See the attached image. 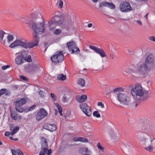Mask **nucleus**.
I'll return each mask as SVG.
<instances>
[{
    "label": "nucleus",
    "mask_w": 155,
    "mask_h": 155,
    "mask_svg": "<svg viewBox=\"0 0 155 155\" xmlns=\"http://www.w3.org/2000/svg\"><path fill=\"white\" fill-rule=\"evenodd\" d=\"M155 65L153 56L149 54L146 58L143 64L138 68L137 72L140 77L145 78L146 73L149 71Z\"/></svg>",
    "instance_id": "f257e3e1"
},
{
    "label": "nucleus",
    "mask_w": 155,
    "mask_h": 155,
    "mask_svg": "<svg viewBox=\"0 0 155 155\" xmlns=\"http://www.w3.org/2000/svg\"><path fill=\"white\" fill-rule=\"evenodd\" d=\"M59 16L56 15L52 17L51 21L48 22V25H50L51 24H54V23H56L62 28L68 31L73 28L74 23L71 20L65 19L55 22L56 18H59Z\"/></svg>",
    "instance_id": "f03ea898"
},
{
    "label": "nucleus",
    "mask_w": 155,
    "mask_h": 155,
    "mask_svg": "<svg viewBox=\"0 0 155 155\" xmlns=\"http://www.w3.org/2000/svg\"><path fill=\"white\" fill-rule=\"evenodd\" d=\"M7 34V33L3 31L0 30V42L4 46L8 47L10 42L13 41L14 36L11 35L6 36Z\"/></svg>",
    "instance_id": "7ed1b4c3"
},
{
    "label": "nucleus",
    "mask_w": 155,
    "mask_h": 155,
    "mask_svg": "<svg viewBox=\"0 0 155 155\" xmlns=\"http://www.w3.org/2000/svg\"><path fill=\"white\" fill-rule=\"evenodd\" d=\"M32 28L34 31L33 35L38 34H42L45 32V24L43 22L34 23L32 25Z\"/></svg>",
    "instance_id": "20e7f679"
},
{
    "label": "nucleus",
    "mask_w": 155,
    "mask_h": 155,
    "mask_svg": "<svg viewBox=\"0 0 155 155\" xmlns=\"http://www.w3.org/2000/svg\"><path fill=\"white\" fill-rule=\"evenodd\" d=\"M10 48H13L17 47H21L27 49L28 47L27 40L24 38H20L16 39L8 46Z\"/></svg>",
    "instance_id": "39448f33"
},
{
    "label": "nucleus",
    "mask_w": 155,
    "mask_h": 155,
    "mask_svg": "<svg viewBox=\"0 0 155 155\" xmlns=\"http://www.w3.org/2000/svg\"><path fill=\"white\" fill-rule=\"evenodd\" d=\"M130 93L134 97H140L143 95V88L141 85L138 83L135 84V87L131 90Z\"/></svg>",
    "instance_id": "423d86ee"
},
{
    "label": "nucleus",
    "mask_w": 155,
    "mask_h": 155,
    "mask_svg": "<svg viewBox=\"0 0 155 155\" xmlns=\"http://www.w3.org/2000/svg\"><path fill=\"white\" fill-rule=\"evenodd\" d=\"M51 61L55 64L61 62L64 59V56L62 51H58L55 52L51 57Z\"/></svg>",
    "instance_id": "0eeeda50"
},
{
    "label": "nucleus",
    "mask_w": 155,
    "mask_h": 155,
    "mask_svg": "<svg viewBox=\"0 0 155 155\" xmlns=\"http://www.w3.org/2000/svg\"><path fill=\"white\" fill-rule=\"evenodd\" d=\"M69 51L71 54L74 53L78 54L80 52V50L77 47L75 42L73 41H71L68 42L66 44Z\"/></svg>",
    "instance_id": "6e6552de"
},
{
    "label": "nucleus",
    "mask_w": 155,
    "mask_h": 155,
    "mask_svg": "<svg viewBox=\"0 0 155 155\" xmlns=\"http://www.w3.org/2000/svg\"><path fill=\"white\" fill-rule=\"evenodd\" d=\"M120 10L123 12H127L132 10V8L129 3L127 1L121 2L119 5Z\"/></svg>",
    "instance_id": "1a4fd4ad"
},
{
    "label": "nucleus",
    "mask_w": 155,
    "mask_h": 155,
    "mask_svg": "<svg viewBox=\"0 0 155 155\" xmlns=\"http://www.w3.org/2000/svg\"><path fill=\"white\" fill-rule=\"evenodd\" d=\"M80 107L83 112L87 116L89 117L92 114L91 107L86 103H83L80 105Z\"/></svg>",
    "instance_id": "9d476101"
},
{
    "label": "nucleus",
    "mask_w": 155,
    "mask_h": 155,
    "mask_svg": "<svg viewBox=\"0 0 155 155\" xmlns=\"http://www.w3.org/2000/svg\"><path fill=\"white\" fill-rule=\"evenodd\" d=\"M124 89L121 87H119L114 89L112 91H111L110 92H114L116 93L119 92L117 94V97H126L127 96V94H128L127 92L126 93H122L121 92H124Z\"/></svg>",
    "instance_id": "9b49d317"
},
{
    "label": "nucleus",
    "mask_w": 155,
    "mask_h": 155,
    "mask_svg": "<svg viewBox=\"0 0 155 155\" xmlns=\"http://www.w3.org/2000/svg\"><path fill=\"white\" fill-rule=\"evenodd\" d=\"M89 48L93 50L94 52L98 54L102 58L106 57V55L104 51L101 48H97L94 46L90 45Z\"/></svg>",
    "instance_id": "f8f14e48"
},
{
    "label": "nucleus",
    "mask_w": 155,
    "mask_h": 155,
    "mask_svg": "<svg viewBox=\"0 0 155 155\" xmlns=\"http://www.w3.org/2000/svg\"><path fill=\"white\" fill-rule=\"evenodd\" d=\"M33 39L34 42H29L27 40V43L28 46L27 48H33L38 45L39 41V37L36 35H33Z\"/></svg>",
    "instance_id": "ddd939ff"
},
{
    "label": "nucleus",
    "mask_w": 155,
    "mask_h": 155,
    "mask_svg": "<svg viewBox=\"0 0 155 155\" xmlns=\"http://www.w3.org/2000/svg\"><path fill=\"white\" fill-rule=\"evenodd\" d=\"M134 100L132 103L133 106L137 107L140 103L145 101L148 100V97H134Z\"/></svg>",
    "instance_id": "4468645a"
},
{
    "label": "nucleus",
    "mask_w": 155,
    "mask_h": 155,
    "mask_svg": "<svg viewBox=\"0 0 155 155\" xmlns=\"http://www.w3.org/2000/svg\"><path fill=\"white\" fill-rule=\"evenodd\" d=\"M43 128L51 132H53L56 130L57 127L54 124H51L49 123L45 124L43 127Z\"/></svg>",
    "instance_id": "2eb2a0df"
},
{
    "label": "nucleus",
    "mask_w": 155,
    "mask_h": 155,
    "mask_svg": "<svg viewBox=\"0 0 155 155\" xmlns=\"http://www.w3.org/2000/svg\"><path fill=\"white\" fill-rule=\"evenodd\" d=\"M41 140H42V143H41V149L45 153L48 150V143L46 139L43 137H41Z\"/></svg>",
    "instance_id": "dca6fc26"
},
{
    "label": "nucleus",
    "mask_w": 155,
    "mask_h": 155,
    "mask_svg": "<svg viewBox=\"0 0 155 155\" xmlns=\"http://www.w3.org/2000/svg\"><path fill=\"white\" fill-rule=\"evenodd\" d=\"M117 98L121 104H128L130 101V97H117Z\"/></svg>",
    "instance_id": "f3484780"
},
{
    "label": "nucleus",
    "mask_w": 155,
    "mask_h": 155,
    "mask_svg": "<svg viewBox=\"0 0 155 155\" xmlns=\"http://www.w3.org/2000/svg\"><path fill=\"white\" fill-rule=\"evenodd\" d=\"M26 102L25 97H22L20 100H18L14 102L13 104H16L17 106H22Z\"/></svg>",
    "instance_id": "a211bd4d"
},
{
    "label": "nucleus",
    "mask_w": 155,
    "mask_h": 155,
    "mask_svg": "<svg viewBox=\"0 0 155 155\" xmlns=\"http://www.w3.org/2000/svg\"><path fill=\"white\" fill-rule=\"evenodd\" d=\"M74 141H79L82 142L87 143L88 142L87 139L81 137H74L73 138Z\"/></svg>",
    "instance_id": "6ab92c4d"
},
{
    "label": "nucleus",
    "mask_w": 155,
    "mask_h": 155,
    "mask_svg": "<svg viewBox=\"0 0 155 155\" xmlns=\"http://www.w3.org/2000/svg\"><path fill=\"white\" fill-rule=\"evenodd\" d=\"M40 67L38 64H33L30 66L29 71L30 72H34L38 70Z\"/></svg>",
    "instance_id": "aec40b11"
},
{
    "label": "nucleus",
    "mask_w": 155,
    "mask_h": 155,
    "mask_svg": "<svg viewBox=\"0 0 155 155\" xmlns=\"http://www.w3.org/2000/svg\"><path fill=\"white\" fill-rule=\"evenodd\" d=\"M82 151V155H91V152L87 148H83L80 150V152Z\"/></svg>",
    "instance_id": "412c9836"
},
{
    "label": "nucleus",
    "mask_w": 155,
    "mask_h": 155,
    "mask_svg": "<svg viewBox=\"0 0 155 155\" xmlns=\"http://www.w3.org/2000/svg\"><path fill=\"white\" fill-rule=\"evenodd\" d=\"M39 114H41L45 118L48 115V113L44 108H41L38 111Z\"/></svg>",
    "instance_id": "4be33fe9"
},
{
    "label": "nucleus",
    "mask_w": 155,
    "mask_h": 155,
    "mask_svg": "<svg viewBox=\"0 0 155 155\" xmlns=\"http://www.w3.org/2000/svg\"><path fill=\"white\" fill-rule=\"evenodd\" d=\"M139 129L138 131H142L143 132H145L147 130V128L146 126L144 124H142L140 125L139 127Z\"/></svg>",
    "instance_id": "5701e85b"
},
{
    "label": "nucleus",
    "mask_w": 155,
    "mask_h": 155,
    "mask_svg": "<svg viewBox=\"0 0 155 155\" xmlns=\"http://www.w3.org/2000/svg\"><path fill=\"white\" fill-rule=\"evenodd\" d=\"M24 59L21 56H18L15 59V63L18 64H20L23 63Z\"/></svg>",
    "instance_id": "b1692460"
},
{
    "label": "nucleus",
    "mask_w": 155,
    "mask_h": 155,
    "mask_svg": "<svg viewBox=\"0 0 155 155\" xmlns=\"http://www.w3.org/2000/svg\"><path fill=\"white\" fill-rule=\"evenodd\" d=\"M104 5H106V7H108L109 8L114 9L115 8V5L112 3H110L106 1H105V2L104 4Z\"/></svg>",
    "instance_id": "393cba45"
},
{
    "label": "nucleus",
    "mask_w": 155,
    "mask_h": 155,
    "mask_svg": "<svg viewBox=\"0 0 155 155\" xmlns=\"http://www.w3.org/2000/svg\"><path fill=\"white\" fill-rule=\"evenodd\" d=\"M78 84L81 86V87H83L84 86L85 81L84 79L82 78H79L78 80Z\"/></svg>",
    "instance_id": "a878e982"
},
{
    "label": "nucleus",
    "mask_w": 155,
    "mask_h": 155,
    "mask_svg": "<svg viewBox=\"0 0 155 155\" xmlns=\"http://www.w3.org/2000/svg\"><path fill=\"white\" fill-rule=\"evenodd\" d=\"M13 104L15 106V110L18 112L20 113H22L24 111L23 108L21 107V106H17L16 104Z\"/></svg>",
    "instance_id": "bb28decb"
},
{
    "label": "nucleus",
    "mask_w": 155,
    "mask_h": 155,
    "mask_svg": "<svg viewBox=\"0 0 155 155\" xmlns=\"http://www.w3.org/2000/svg\"><path fill=\"white\" fill-rule=\"evenodd\" d=\"M87 97H76V100L79 103H83L86 101Z\"/></svg>",
    "instance_id": "cd10ccee"
},
{
    "label": "nucleus",
    "mask_w": 155,
    "mask_h": 155,
    "mask_svg": "<svg viewBox=\"0 0 155 155\" xmlns=\"http://www.w3.org/2000/svg\"><path fill=\"white\" fill-rule=\"evenodd\" d=\"M57 78L58 79L61 81H64L66 78V76L63 74H60L57 75Z\"/></svg>",
    "instance_id": "c85d7f7f"
},
{
    "label": "nucleus",
    "mask_w": 155,
    "mask_h": 155,
    "mask_svg": "<svg viewBox=\"0 0 155 155\" xmlns=\"http://www.w3.org/2000/svg\"><path fill=\"white\" fill-rule=\"evenodd\" d=\"M44 118L41 114H39L38 112H37L36 115V119L37 121H40Z\"/></svg>",
    "instance_id": "c756f323"
},
{
    "label": "nucleus",
    "mask_w": 155,
    "mask_h": 155,
    "mask_svg": "<svg viewBox=\"0 0 155 155\" xmlns=\"http://www.w3.org/2000/svg\"><path fill=\"white\" fill-rule=\"evenodd\" d=\"M44 118L41 114H39L38 112H37L36 115V119L37 121H40Z\"/></svg>",
    "instance_id": "7c9ffc66"
},
{
    "label": "nucleus",
    "mask_w": 155,
    "mask_h": 155,
    "mask_svg": "<svg viewBox=\"0 0 155 155\" xmlns=\"http://www.w3.org/2000/svg\"><path fill=\"white\" fill-rule=\"evenodd\" d=\"M19 127L18 126L15 127L13 128L12 132L10 133V134L12 135H13L16 134L19 130Z\"/></svg>",
    "instance_id": "2f4dec72"
},
{
    "label": "nucleus",
    "mask_w": 155,
    "mask_h": 155,
    "mask_svg": "<svg viewBox=\"0 0 155 155\" xmlns=\"http://www.w3.org/2000/svg\"><path fill=\"white\" fill-rule=\"evenodd\" d=\"M36 106V105H34L28 108L25 109L24 110V111L25 112H28L29 111H32L35 108Z\"/></svg>",
    "instance_id": "473e14b6"
},
{
    "label": "nucleus",
    "mask_w": 155,
    "mask_h": 155,
    "mask_svg": "<svg viewBox=\"0 0 155 155\" xmlns=\"http://www.w3.org/2000/svg\"><path fill=\"white\" fill-rule=\"evenodd\" d=\"M11 116L12 118L14 120H16L18 118V115L16 114L15 112L11 113Z\"/></svg>",
    "instance_id": "72a5a7b5"
},
{
    "label": "nucleus",
    "mask_w": 155,
    "mask_h": 155,
    "mask_svg": "<svg viewBox=\"0 0 155 155\" xmlns=\"http://www.w3.org/2000/svg\"><path fill=\"white\" fill-rule=\"evenodd\" d=\"M28 52L27 51H23L21 54V56L24 59L27 56Z\"/></svg>",
    "instance_id": "f704fd0d"
},
{
    "label": "nucleus",
    "mask_w": 155,
    "mask_h": 155,
    "mask_svg": "<svg viewBox=\"0 0 155 155\" xmlns=\"http://www.w3.org/2000/svg\"><path fill=\"white\" fill-rule=\"evenodd\" d=\"M61 32V31L60 29H57L54 31V34L56 35H60Z\"/></svg>",
    "instance_id": "c9c22d12"
},
{
    "label": "nucleus",
    "mask_w": 155,
    "mask_h": 155,
    "mask_svg": "<svg viewBox=\"0 0 155 155\" xmlns=\"http://www.w3.org/2000/svg\"><path fill=\"white\" fill-rule=\"evenodd\" d=\"M93 115L94 117H95L97 118L100 117L101 115L98 111H95L93 113Z\"/></svg>",
    "instance_id": "e433bc0d"
},
{
    "label": "nucleus",
    "mask_w": 155,
    "mask_h": 155,
    "mask_svg": "<svg viewBox=\"0 0 155 155\" xmlns=\"http://www.w3.org/2000/svg\"><path fill=\"white\" fill-rule=\"evenodd\" d=\"M25 60L27 62H31L32 61L31 56L30 55H28L24 58Z\"/></svg>",
    "instance_id": "4c0bfd02"
},
{
    "label": "nucleus",
    "mask_w": 155,
    "mask_h": 155,
    "mask_svg": "<svg viewBox=\"0 0 155 155\" xmlns=\"http://www.w3.org/2000/svg\"><path fill=\"white\" fill-rule=\"evenodd\" d=\"M145 149L150 152H151L153 151V148L152 147L151 145H150L147 147L145 148Z\"/></svg>",
    "instance_id": "58836bf2"
},
{
    "label": "nucleus",
    "mask_w": 155,
    "mask_h": 155,
    "mask_svg": "<svg viewBox=\"0 0 155 155\" xmlns=\"http://www.w3.org/2000/svg\"><path fill=\"white\" fill-rule=\"evenodd\" d=\"M7 91L6 89H2L0 90V96L5 93Z\"/></svg>",
    "instance_id": "ea45409f"
},
{
    "label": "nucleus",
    "mask_w": 155,
    "mask_h": 155,
    "mask_svg": "<svg viewBox=\"0 0 155 155\" xmlns=\"http://www.w3.org/2000/svg\"><path fill=\"white\" fill-rule=\"evenodd\" d=\"M63 2L62 0H59L58 7L60 8L63 7Z\"/></svg>",
    "instance_id": "a19ab883"
},
{
    "label": "nucleus",
    "mask_w": 155,
    "mask_h": 155,
    "mask_svg": "<svg viewBox=\"0 0 155 155\" xmlns=\"http://www.w3.org/2000/svg\"><path fill=\"white\" fill-rule=\"evenodd\" d=\"M141 121L143 123H148L150 122L149 120L147 119V118H143V119H141Z\"/></svg>",
    "instance_id": "79ce46f5"
},
{
    "label": "nucleus",
    "mask_w": 155,
    "mask_h": 155,
    "mask_svg": "<svg viewBox=\"0 0 155 155\" xmlns=\"http://www.w3.org/2000/svg\"><path fill=\"white\" fill-rule=\"evenodd\" d=\"M53 25V24H51L50 25H48L49 29L51 31H53L55 27V26H52Z\"/></svg>",
    "instance_id": "37998d69"
},
{
    "label": "nucleus",
    "mask_w": 155,
    "mask_h": 155,
    "mask_svg": "<svg viewBox=\"0 0 155 155\" xmlns=\"http://www.w3.org/2000/svg\"><path fill=\"white\" fill-rule=\"evenodd\" d=\"M97 146L99 150H100L102 151H103L104 150V147H103L101 145L100 143H98L97 144Z\"/></svg>",
    "instance_id": "c03bdc74"
},
{
    "label": "nucleus",
    "mask_w": 155,
    "mask_h": 155,
    "mask_svg": "<svg viewBox=\"0 0 155 155\" xmlns=\"http://www.w3.org/2000/svg\"><path fill=\"white\" fill-rule=\"evenodd\" d=\"M148 39L151 41L155 42V37L153 36L149 37Z\"/></svg>",
    "instance_id": "a18cd8bd"
},
{
    "label": "nucleus",
    "mask_w": 155,
    "mask_h": 155,
    "mask_svg": "<svg viewBox=\"0 0 155 155\" xmlns=\"http://www.w3.org/2000/svg\"><path fill=\"white\" fill-rule=\"evenodd\" d=\"M17 151L18 155H24L23 153L20 150L17 149Z\"/></svg>",
    "instance_id": "49530a36"
},
{
    "label": "nucleus",
    "mask_w": 155,
    "mask_h": 155,
    "mask_svg": "<svg viewBox=\"0 0 155 155\" xmlns=\"http://www.w3.org/2000/svg\"><path fill=\"white\" fill-rule=\"evenodd\" d=\"M19 78L20 79H23L25 81H26L28 80V79L26 77L22 75H20L19 76Z\"/></svg>",
    "instance_id": "de8ad7c7"
},
{
    "label": "nucleus",
    "mask_w": 155,
    "mask_h": 155,
    "mask_svg": "<svg viewBox=\"0 0 155 155\" xmlns=\"http://www.w3.org/2000/svg\"><path fill=\"white\" fill-rule=\"evenodd\" d=\"M97 105L98 106H101L102 108H104V105L103 103L101 102H98V103Z\"/></svg>",
    "instance_id": "09e8293b"
},
{
    "label": "nucleus",
    "mask_w": 155,
    "mask_h": 155,
    "mask_svg": "<svg viewBox=\"0 0 155 155\" xmlns=\"http://www.w3.org/2000/svg\"><path fill=\"white\" fill-rule=\"evenodd\" d=\"M17 152L15 150L12 149V155H17Z\"/></svg>",
    "instance_id": "8fccbe9b"
},
{
    "label": "nucleus",
    "mask_w": 155,
    "mask_h": 155,
    "mask_svg": "<svg viewBox=\"0 0 155 155\" xmlns=\"http://www.w3.org/2000/svg\"><path fill=\"white\" fill-rule=\"evenodd\" d=\"M9 67H10V66L8 65L4 66L2 67L1 68L2 70H5Z\"/></svg>",
    "instance_id": "3c124183"
},
{
    "label": "nucleus",
    "mask_w": 155,
    "mask_h": 155,
    "mask_svg": "<svg viewBox=\"0 0 155 155\" xmlns=\"http://www.w3.org/2000/svg\"><path fill=\"white\" fill-rule=\"evenodd\" d=\"M63 99L62 100L63 102H66L68 101L69 98H67L68 97H63Z\"/></svg>",
    "instance_id": "603ef678"
},
{
    "label": "nucleus",
    "mask_w": 155,
    "mask_h": 155,
    "mask_svg": "<svg viewBox=\"0 0 155 155\" xmlns=\"http://www.w3.org/2000/svg\"><path fill=\"white\" fill-rule=\"evenodd\" d=\"M14 125L13 124H11L9 126L10 130L12 131V129L14 128Z\"/></svg>",
    "instance_id": "864d4df0"
},
{
    "label": "nucleus",
    "mask_w": 155,
    "mask_h": 155,
    "mask_svg": "<svg viewBox=\"0 0 155 155\" xmlns=\"http://www.w3.org/2000/svg\"><path fill=\"white\" fill-rule=\"evenodd\" d=\"M105 2V1L104 2H101V3L99 5V7L100 8H101L103 6H105L106 7V5H104V4Z\"/></svg>",
    "instance_id": "5fc2aeb1"
},
{
    "label": "nucleus",
    "mask_w": 155,
    "mask_h": 155,
    "mask_svg": "<svg viewBox=\"0 0 155 155\" xmlns=\"http://www.w3.org/2000/svg\"><path fill=\"white\" fill-rule=\"evenodd\" d=\"M48 153H47L48 155H50L52 153L51 150V149L47 150Z\"/></svg>",
    "instance_id": "6e6d98bb"
},
{
    "label": "nucleus",
    "mask_w": 155,
    "mask_h": 155,
    "mask_svg": "<svg viewBox=\"0 0 155 155\" xmlns=\"http://www.w3.org/2000/svg\"><path fill=\"white\" fill-rule=\"evenodd\" d=\"M10 132L9 131H6L5 133V135L6 136H8L10 134Z\"/></svg>",
    "instance_id": "4d7b16f0"
},
{
    "label": "nucleus",
    "mask_w": 155,
    "mask_h": 155,
    "mask_svg": "<svg viewBox=\"0 0 155 155\" xmlns=\"http://www.w3.org/2000/svg\"><path fill=\"white\" fill-rule=\"evenodd\" d=\"M143 94L147 95L149 94V92L147 90H144V91H143Z\"/></svg>",
    "instance_id": "13d9d810"
},
{
    "label": "nucleus",
    "mask_w": 155,
    "mask_h": 155,
    "mask_svg": "<svg viewBox=\"0 0 155 155\" xmlns=\"http://www.w3.org/2000/svg\"><path fill=\"white\" fill-rule=\"evenodd\" d=\"M58 108L59 111V112L60 111H62V109L61 108V107L60 106H59V107H58Z\"/></svg>",
    "instance_id": "bf43d9fd"
},
{
    "label": "nucleus",
    "mask_w": 155,
    "mask_h": 155,
    "mask_svg": "<svg viewBox=\"0 0 155 155\" xmlns=\"http://www.w3.org/2000/svg\"><path fill=\"white\" fill-rule=\"evenodd\" d=\"M93 24L92 23H89L87 25V27L88 28H91L92 27Z\"/></svg>",
    "instance_id": "052dcab7"
},
{
    "label": "nucleus",
    "mask_w": 155,
    "mask_h": 155,
    "mask_svg": "<svg viewBox=\"0 0 155 155\" xmlns=\"http://www.w3.org/2000/svg\"><path fill=\"white\" fill-rule=\"evenodd\" d=\"M76 97H87V96L85 94H82L81 96L77 95Z\"/></svg>",
    "instance_id": "680f3d73"
},
{
    "label": "nucleus",
    "mask_w": 155,
    "mask_h": 155,
    "mask_svg": "<svg viewBox=\"0 0 155 155\" xmlns=\"http://www.w3.org/2000/svg\"><path fill=\"white\" fill-rule=\"evenodd\" d=\"M137 22L138 24H139L140 25H142V22L140 20H137Z\"/></svg>",
    "instance_id": "e2e57ef3"
},
{
    "label": "nucleus",
    "mask_w": 155,
    "mask_h": 155,
    "mask_svg": "<svg viewBox=\"0 0 155 155\" xmlns=\"http://www.w3.org/2000/svg\"><path fill=\"white\" fill-rule=\"evenodd\" d=\"M39 155H45L44 152H43L42 151H41L40 152Z\"/></svg>",
    "instance_id": "0e129e2a"
},
{
    "label": "nucleus",
    "mask_w": 155,
    "mask_h": 155,
    "mask_svg": "<svg viewBox=\"0 0 155 155\" xmlns=\"http://www.w3.org/2000/svg\"><path fill=\"white\" fill-rule=\"evenodd\" d=\"M110 57L111 58L113 59L114 58V55L113 54H110Z\"/></svg>",
    "instance_id": "69168bd1"
},
{
    "label": "nucleus",
    "mask_w": 155,
    "mask_h": 155,
    "mask_svg": "<svg viewBox=\"0 0 155 155\" xmlns=\"http://www.w3.org/2000/svg\"><path fill=\"white\" fill-rule=\"evenodd\" d=\"M43 91H40L39 92V94H41V96H42V95L43 94Z\"/></svg>",
    "instance_id": "338daca9"
},
{
    "label": "nucleus",
    "mask_w": 155,
    "mask_h": 155,
    "mask_svg": "<svg viewBox=\"0 0 155 155\" xmlns=\"http://www.w3.org/2000/svg\"><path fill=\"white\" fill-rule=\"evenodd\" d=\"M54 104L56 106V107H59V106H60L59 104H58V103H55L54 102Z\"/></svg>",
    "instance_id": "774afa93"
}]
</instances>
